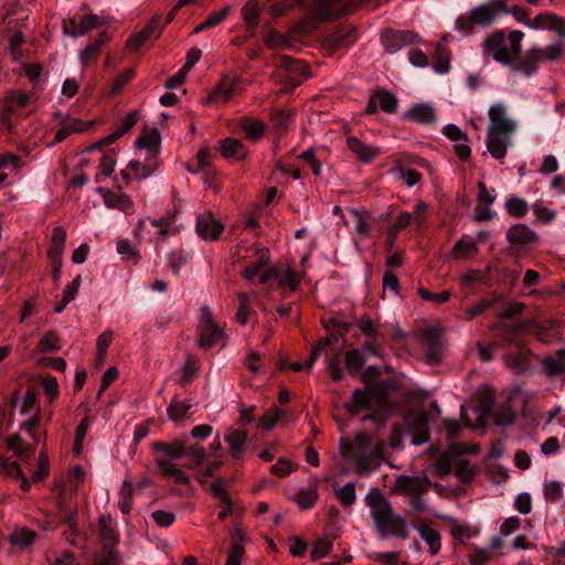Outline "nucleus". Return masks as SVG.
<instances>
[{"label": "nucleus", "mask_w": 565, "mask_h": 565, "mask_svg": "<svg viewBox=\"0 0 565 565\" xmlns=\"http://www.w3.org/2000/svg\"><path fill=\"white\" fill-rule=\"evenodd\" d=\"M29 100V95L21 90L11 89L6 93L0 113V120L7 129L11 130L13 127L12 114L17 109L26 107Z\"/></svg>", "instance_id": "obj_8"}, {"label": "nucleus", "mask_w": 565, "mask_h": 565, "mask_svg": "<svg viewBox=\"0 0 565 565\" xmlns=\"http://www.w3.org/2000/svg\"><path fill=\"white\" fill-rule=\"evenodd\" d=\"M430 484L427 477L401 475L395 478L392 490L405 497H413L426 493Z\"/></svg>", "instance_id": "obj_7"}, {"label": "nucleus", "mask_w": 565, "mask_h": 565, "mask_svg": "<svg viewBox=\"0 0 565 565\" xmlns=\"http://www.w3.org/2000/svg\"><path fill=\"white\" fill-rule=\"evenodd\" d=\"M539 63L540 56L536 55V47H533L527 51L524 56L515 57L509 65L511 72L519 73L525 77H531L536 73Z\"/></svg>", "instance_id": "obj_15"}, {"label": "nucleus", "mask_w": 565, "mask_h": 565, "mask_svg": "<svg viewBox=\"0 0 565 565\" xmlns=\"http://www.w3.org/2000/svg\"><path fill=\"white\" fill-rule=\"evenodd\" d=\"M99 533L104 546L103 554H107L108 550L115 551V546L118 542L116 532L111 526L110 521L105 516L99 519Z\"/></svg>", "instance_id": "obj_38"}, {"label": "nucleus", "mask_w": 565, "mask_h": 565, "mask_svg": "<svg viewBox=\"0 0 565 565\" xmlns=\"http://www.w3.org/2000/svg\"><path fill=\"white\" fill-rule=\"evenodd\" d=\"M140 119V111L132 110L121 121L120 126L117 127L114 131L120 138L125 134H127L131 128H134Z\"/></svg>", "instance_id": "obj_63"}, {"label": "nucleus", "mask_w": 565, "mask_h": 565, "mask_svg": "<svg viewBox=\"0 0 565 565\" xmlns=\"http://www.w3.org/2000/svg\"><path fill=\"white\" fill-rule=\"evenodd\" d=\"M104 199V203L109 209H118L126 214L134 211V202L130 196L124 192L98 189Z\"/></svg>", "instance_id": "obj_19"}, {"label": "nucleus", "mask_w": 565, "mask_h": 565, "mask_svg": "<svg viewBox=\"0 0 565 565\" xmlns=\"http://www.w3.org/2000/svg\"><path fill=\"white\" fill-rule=\"evenodd\" d=\"M264 43L267 49L279 51L291 46V39L287 34H280L276 30H269L264 36Z\"/></svg>", "instance_id": "obj_39"}, {"label": "nucleus", "mask_w": 565, "mask_h": 565, "mask_svg": "<svg viewBox=\"0 0 565 565\" xmlns=\"http://www.w3.org/2000/svg\"><path fill=\"white\" fill-rule=\"evenodd\" d=\"M355 465V470L359 475H365L380 467V460L376 459L375 454L356 452L352 457Z\"/></svg>", "instance_id": "obj_34"}, {"label": "nucleus", "mask_w": 565, "mask_h": 565, "mask_svg": "<svg viewBox=\"0 0 565 565\" xmlns=\"http://www.w3.org/2000/svg\"><path fill=\"white\" fill-rule=\"evenodd\" d=\"M134 489L132 484L125 481L120 491L119 508L122 513L128 514L131 510Z\"/></svg>", "instance_id": "obj_60"}, {"label": "nucleus", "mask_w": 565, "mask_h": 565, "mask_svg": "<svg viewBox=\"0 0 565 565\" xmlns=\"http://www.w3.org/2000/svg\"><path fill=\"white\" fill-rule=\"evenodd\" d=\"M511 136L512 134L503 131L487 132V149L494 159L502 160L507 156L508 148L512 143Z\"/></svg>", "instance_id": "obj_14"}, {"label": "nucleus", "mask_w": 565, "mask_h": 565, "mask_svg": "<svg viewBox=\"0 0 565 565\" xmlns=\"http://www.w3.org/2000/svg\"><path fill=\"white\" fill-rule=\"evenodd\" d=\"M117 253L126 262L137 265L141 259L139 250L129 239H120L117 243Z\"/></svg>", "instance_id": "obj_43"}, {"label": "nucleus", "mask_w": 565, "mask_h": 565, "mask_svg": "<svg viewBox=\"0 0 565 565\" xmlns=\"http://www.w3.org/2000/svg\"><path fill=\"white\" fill-rule=\"evenodd\" d=\"M565 52V44L563 42L553 43L545 49L536 47V55L540 56V62L547 61H556Z\"/></svg>", "instance_id": "obj_52"}, {"label": "nucleus", "mask_w": 565, "mask_h": 565, "mask_svg": "<svg viewBox=\"0 0 565 565\" xmlns=\"http://www.w3.org/2000/svg\"><path fill=\"white\" fill-rule=\"evenodd\" d=\"M198 333V345L203 350H210L217 344L225 345L226 335L213 319L212 311L207 306L201 308Z\"/></svg>", "instance_id": "obj_5"}, {"label": "nucleus", "mask_w": 565, "mask_h": 565, "mask_svg": "<svg viewBox=\"0 0 565 565\" xmlns=\"http://www.w3.org/2000/svg\"><path fill=\"white\" fill-rule=\"evenodd\" d=\"M490 125L488 131H503L513 134L516 129L515 122L507 115V108L503 104L492 105L489 109Z\"/></svg>", "instance_id": "obj_10"}, {"label": "nucleus", "mask_w": 565, "mask_h": 565, "mask_svg": "<svg viewBox=\"0 0 565 565\" xmlns=\"http://www.w3.org/2000/svg\"><path fill=\"white\" fill-rule=\"evenodd\" d=\"M247 437V431L243 429H234L226 434L225 440L227 441L230 452L234 458H241Z\"/></svg>", "instance_id": "obj_35"}, {"label": "nucleus", "mask_w": 565, "mask_h": 565, "mask_svg": "<svg viewBox=\"0 0 565 565\" xmlns=\"http://www.w3.org/2000/svg\"><path fill=\"white\" fill-rule=\"evenodd\" d=\"M337 498L344 507H351L356 499L355 486L353 482L344 484L337 491Z\"/></svg>", "instance_id": "obj_61"}, {"label": "nucleus", "mask_w": 565, "mask_h": 565, "mask_svg": "<svg viewBox=\"0 0 565 565\" xmlns=\"http://www.w3.org/2000/svg\"><path fill=\"white\" fill-rule=\"evenodd\" d=\"M490 329L498 333L505 342L512 343L516 334L527 329L526 320L510 324L503 320L495 321Z\"/></svg>", "instance_id": "obj_23"}, {"label": "nucleus", "mask_w": 565, "mask_h": 565, "mask_svg": "<svg viewBox=\"0 0 565 565\" xmlns=\"http://www.w3.org/2000/svg\"><path fill=\"white\" fill-rule=\"evenodd\" d=\"M191 408L192 403L189 399L180 401L178 398H173L167 408V414L172 422L179 423L186 417V413Z\"/></svg>", "instance_id": "obj_40"}, {"label": "nucleus", "mask_w": 565, "mask_h": 565, "mask_svg": "<svg viewBox=\"0 0 565 565\" xmlns=\"http://www.w3.org/2000/svg\"><path fill=\"white\" fill-rule=\"evenodd\" d=\"M428 422L429 415L426 412L417 413L408 420L407 430L414 445H423L429 440Z\"/></svg>", "instance_id": "obj_12"}, {"label": "nucleus", "mask_w": 565, "mask_h": 565, "mask_svg": "<svg viewBox=\"0 0 565 565\" xmlns=\"http://www.w3.org/2000/svg\"><path fill=\"white\" fill-rule=\"evenodd\" d=\"M7 448L11 450L22 462H29L33 457L35 448L26 443L19 434H13L7 438Z\"/></svg>", "instance_id": "obj_21"}, {"label": "nucleus", "mask_w": 565, "mask_h": 565, "mask_svg": "<svg viewBox=\"0 0 565 565\" xmlns=\"http://www.w3.org/2000/svg\"><path fill=\"white\" fill-rule=\"evenodd\" d=\"M190 459L189 468H194L203 462L205 459V450L199 444L186 445L184 443V456Z\"/></svg>", "instance_id": "obj_51"}, {"label": "nucleus", "mask_w": 565, "mask_h": 565, "mask_svg": "<svg viewBox=\"0 0 565 565\" xmlns=\"http://www.w3.org/2000/svg\"><path fill=\"white\" fill-rule=\"evenodd\" d=\"M280 67L286 70L289 74L305 75V77H309L308 65L305 62L294 60L290 56H281Z\"/></svg>", "instance_id": "obj_48"}, {"label": "nucleus", "mask_w": 565, "mask_h": 565, "mask_svg": "<svg viewBox=\"0 0 565 565\" xmlns=\"http://www.w3.org/2000/svg\"><path fill=\"white\" fill-rule=\"evenodd\" d=\"M50 472V459L45 451H41L39 455L38 469L31 476L33 483L41 482L49 476Z\"/></svg>", "instance_id": "obj_56"}, {"label": "nucleus", "mask_w": 565, "mask_h": 565, "mask_svg": "<svg viewBox=\"0 0 565 565\" xmlns=\"http://www.w3.org/2000/svg\"><path fill=\"white\" fill-rule=\"evenodd\" d=\"M127 168L134 172L137 180H143L154 173L159 168V159L154 154L147 157L145 162L139 160H131Z\"/></svg>", "instance_id": "obj_24"}, {"label": "nucleus", "mask_w": 565, "mask_h": 565, "mask_svg": "<svg viewBox=\"0 0 565 565\" xmlns=\"http://www.w3.org/2000/svg\"><path fill=\"white\" fill-rule=\"evenodd\" d=\"M454 458L444 451L438 456L435 462V473L439 478H445L451 470Z\"/></svg>", "instance_id": "obj_59"}, {"label": "nucleus", "mask_w": 565, "mask_h": 565, "mask_svg": "<svg viewBox=\"0 0 565 565\" xmlns=\"http://www.w3.org/2000/svg\"><path fill=\"white\" fill-rule=\"evenodd\" d=\"M558 358L547 356L542 361V369L550 377L565 373V350L556 352Z\"/></svg>", "instance_id": "obj_33"}, {"label": "nucleus", "mask_w": 565, "mask_h": 565, "mask_svg": "<svg viewBox=\"0 0 565 565\" xmlns=\"http://www.w3.org/2000/svg\"><path fill=\"white\" fill-rule=\"evenodd\" d=\"M405 118L418 124H430L436 119V115L431 106L418 104L405 113Z\"/></svg>", "instance_id": "obj_32"}, {"label": "nucleus", "mask_w": 565, "mask_h": 565, "mask_svg": "<svg viewBox=\"0 0 565 565\" xmlns=\"http://www.w3.org/2000/svg\"><path fill=\"white\" fill-rule=\"evenodd\" d=\"M478 252L479 247L477 246V242L460 238L451 248V256L457 260H461L477 255Z\"/></svg>", "instance_id": "obj_36"}, {"label": "nucleus", "mask_w": 565, "mask_h": 565, "mask_svg": "<svg viewBox=\"0 0 565 565\" xmlns=\"http://www.w3.org/2000/svg\"><path fill=\"white\" fill-rule=\"evenodd\" d=\"M344 363L349 374L356 376L365 363V358L363 356L362 351L353 349L345 354Z\"/></svg>", "instance_id": "obj_44"}, {"label": "nucleus", "mask_w": 565, "mask_h": 565, "mask_svg": "<svg viewBox=\"0 0 565 565\" xmlns=\"http://www.w3.org/2000/svg\"><path fill=\"white\" fill-rule=\"evenodd\" d=\"M136 147L147 149L148 156L154 154L158 158L160 148V134L157 128H145L136 140Z\"/></svg>", "instance_id": "obj_25"}, {"label": "nucleus", "mask_w": 565, "mask_h": 565, "mask_svg": "<svg viewBox=\"0 0 565 565\" xmlns=\"http://www.w3.org/2000/svg\"><path fill=\"white\" fill-rule=\"evenodd\" d=\"M241 128L246 137L253 141L258 140L265 131V125L260 120H253L248 117L241 119Z\"/></svg>", "instance_id": "obj_45"}, {"label": "nucleus", "mask_w": 565, "mask_h": 565, "mask_svg": "<svg viewBox=\"0 0 565 565\" xmlns=\"http://www.w3.org/2000/svg\"><path fill=\"white\" fill-rule=\"evenodd\" d=\"M332 546L333 544L329 539L323 537L316 541L310 552L311 561L316 562L327 556L331 552Z\"/></svg>", "instance_id": "obj_58"}, {"label": "nucleus", "mask_w": 565, "mask_h": 565, "mask_svg": "<svg viewBox=\"0 0 565 565\" xmlns=\"http://www.w3.org/2000/svg\"><path fill=\"white\" fill-rule=\"evenodd\" d=\"M365 501L374 525L382 537L388 535L401 539L408 537L406 519L395 513L392 503L377 489L370 491Z\"/></svg>", "instance_id": "obj_2"}, {"label": "nucleus", "mask_w": 565, "mask_h": 565, "mask_svg": "<svg viewBox=\"0 0 565 565\" xmlns=\"http://www.w3.org/2000/svg\"><path fill=\"white\" fill-rule=\"evenodd\" d=\"M86 129L85 122L76 118H68L62 121L61 127L56 130L52 145L64 141L70 135L82 132Z\"/></svg>", "instance_id": "obj_28"}, {"label": "nucleus", "mask_w": 565, "mask_h": 565, "mask_svg": "<svg viewBox=\"0 0 565 565\" xmlns=\"http://www.w3.org/2000/svg\"><path fill=\"white\" fill-rule=\"evenodd\" d=\"M529 333L534 335L540 342L550 344L558 335L559 323L550 319H527Z\"/></svg>", "instance_id": "obj_9"}, {"label": "nucleus", "mask_w": 565, "mask_h": 565, "mask_svg": "<svg viewBox=\"0 0 565 565\" xmlns=\"http://www.w3.org/2000/svg\"><path fill=\"white\" fill-rule=\"evenodd\" d=\"M98 17L93 13L83 15L79 20L78 29L76 31L73 30V36L77 38L84 35L86 32L98 28Z\"/></svg>", "instance_id": "obj_57"}, {"label": "nucleus", "mask_w": 565, "mask_h": 565, "mask_svg": "<svg viewBox=\"0 0 565 565\" xmlns=\"http://www.w3.org/2000/svg\"><path fill=\"white\" fill-rule=\"evenodd\" d=\"M417 35L409 31H391L384 34L383 43L385 50L394 53L401 47L415 43Z\"/></svg>", "instance_id": "obj_20"}, {"label": "nucleus", "mask_w": 565, "mask_h": 565, "mask_svg": "<svg viewBox=\"0 0 565 565\" xmlns=\"http://www.w3.org/2000/svg\"><path fill=\"white\" fill-rule=\"evenodd\" d=\"M262 11L263 8L257 0H248L242 8V19L246 23L249 32L254 33L257 28Z\"/></svg>", "instance_id": "obj_29"}, {"label": "nucleus", "mask_w": 565, "mask_h": 565, "mask_svg": "<svg viewBox=\"0 0 565 565\" xmlns=\"http://www.w3.org/2000/svg\"><path fill=\"white\" fill-rule=\"evenodd\" d=\"M286 415L287 413L284 409L273 406L262 416L259 419V425L264 429L270 430L278 423V420Z\"/></svg>", "instance_id": "obj_54"}, {"label": "nucleus", "mask_w": 565, "mask_h": 565, "mask_svg": "<svg viewBox=\"0 0 565 565\" xmlns=\"http://www.w3.org/2000/svg\"><path fill=\"white\" fill-rule=\"evenodd\" d=\"M152 449L158 452L157 457L168 458L169 460L180 459L184 456V441L175 439L171 443L153 441Z\"/></svg>", "instance_id": "obj_22"}, {"label": "nucleus", "mask_w": 565, "mask_h": 565, "mask_svg": "<svg viewBox=\"0 0 565 565\" xmlns=\"http://www.w3.org/2000/svg\"><path fill=\"white\" fill-rule=\"evenodd\" d=\"M396 391L395 382L377 381L365 388L354 390L351 402L344 403L343 406L352 416L359 415L363 409H371V413L363 419L384 425L396 413L398 405L392 399V394Z\"/></svg>", "instance_id": "obj_1"}, {"label": "nucleus", "mask_w": 565, "mask_h": 565, "mask_svg": "<svg viewBox=\"0 0 565 565\" xmlns=\"http://www.w3.org/2000/svg\"><path fill=\"white\" fill-rule=\"evenodd\" d=\"M415 529L417 530L420 539L428 544L429 553L431 555H437L441 548V535L439 531L424 524L416 525Z\"/></svg>", "instance_id": "obj_31"}, {"label": "nucleus", "mask_w": 565, "mask_h": 565, "mask_svg": "<svg viewBox=\"0 0 565 565\" xmlns=\"http://www.w3.org/2000/svg\"><path fill=\"white\" fill-rule=\"evenodd\" d=\"M440 335V330L431 327L426 328L420 333V341L431 349V352L426 356L428 363L433 364L439 361L437 349L439 348Z\"/></svg>", "instance_id": "obj_27"}, {"label": "nucleus", "mask_w": 565, "mask_h": 565, "mask_svg": "<svg viewBox=\"0 0 565 565\" xmlns=\"http://www.w3.org/2000/svg\"><path fill=\"white\" fill-rule=\"evenodd\" d=\"M236 85V82L230 78H223L213 89V92L205 98L204 104L207 105L215 100H221L223 103L228 102L234 95Z\"/></svg>", "instance_id": "obj_26"}, {"label": "nucleus", "mask_w": 565, "mask_h": 565, "mask_svg": "<svg viewBox=\"0 0 565 565\" xmlns=\"http://www.w3.org/2000/svg\"><path fill=\"white\" fill-rule=\"evenodd\" d=\"M38 533L31 529L22 527L15 530L9 535V541L12 545L19 546L20 548H26L36 539Z\"/></svg>", "instance_id": "obj_42"}, {"label": "nucleus", "mask_w": 565, "mask_h": 565, "mask_svg": "<svg viewBox=\"0 0 565 565\" xmlns=\"http://www.w3.org/2000/svg\"><path fill=\"white\" fill-rule=\"evenodd\" d=\"M109 41L107 33L103 32L96 40L89 43L81 53V61L83 64H88L95 61L99 55L102 47Z\"/></svg>", "instance_id": "obj_37"}, {"label": "nucleus", "mask_w": 565, "mask_h": 565, "mask_svg": "<svg viewBox=\"0 0 565 565\" xmlns=\"http://www.w3.org/2000/svg\"><path fill=\"white\" fill-rule=\"evenodd\" d=\"M501 12H503V8L495 0H490L471 9L467 14L460 15L456 20V30L471 33L476 26L489 28Z\"/></svg>", "instance_id": "obj_4"}, {"label": "nucleus", "mask_w": 565, "mask_h": 565, "mask_svg": "<svg viewBox=\"0 0 565 565\" xmlns=\"http://www.w3.org/2000/svg\"><path fill=\"white\" fill-rule=\"evenodd\" d=\"M200 361L195 358L188 356L179 379L181 385L190 384L198 375Z\"/></svg>", "instance_id": "obj_47"}, {"label": "nucleus", "mask_w": 565, "mask_h": 565, "mask_svg": "<svg viewBox=\"0 0 565 565\" xmlns=\"http://www.w3.org/2000/svg\"><path fill=\"white\" fill-rule=\"evenodd\" d=\"M270 259L267 252L262 253L257 260L247 264L242 271V276L252 281L256 276L260 277L262 270L269 264Z\"/></svg>", "instance_id": "obj_41"}, {"label": "nucleus", "mask_w": 565, "mask_h": 565, "mask_svg": "<svg viewBox=\"0 0 565 565\" xmlns=\"http://www.w3.org/2000/svg\"><path fill=\"white\" fill-rule=\"evenodd\" d=\"M375 97L379 102L380 108L384 113L393 114L396 111L397 99L392 93H390L385 89H379L375 92Z\"/></svg>", "instance_id": "obj_50"}, {"label": "nucleus", "mask_w": 565, "mask_h": 565, "mask_svg": "<svg viewBox=\"0 0 565 565\" xmlns=\"http://www.w3.org/2000/svg\"><path fill=\"white\" fill-rule=\"evenodd\" d=\"M455 472L461 482H469L475 477L477 469L470 465L469 460L460 459Z\"/></svg>", "instance_id": "obj_62"}, {"label": "nucleus", "mask_w": 565, "mask_h": 565, "mask_svg": "<svg viewBox=\"0 0 565 565\" xmlns=\"http://www.w3.org/2000/svg\"><path fill=\"white\" fill-rule=\"evenodd\" d=\"M61 349V339L55 331H47L40 339L38 350L40 352L57 351Z\"/></svg>", "instance_id": "obj_55"}, {"label": "nucleus", "mask_w": 565, "mask_h": 565, "mask_svg": "<svg viewBox=\"0 0 565 565\" xmlns=\"http://www.w3.org/2000/svg\"><path fill=\"white\" fill-rule=\"evenodd\" d=\"M295 501L300 509L306 510L312 508L318 501V490L316 487H311L305 490H300L295 495Z\"/></svg>", "instance_id": "obj_49"}, {"label": "nucleus", "mask_w": 565, "mask_h": 565, "mask_svg": "<svg viewBox=\"0 0 565 565\" xmlns=\"http://www.w3.org/2000/svg\"><path fill=\"white\" fill-rule=\"evenodd\" d=\"M449 51L443 42H438L435 47V64L434 70L437 73L444 74L449 71Z\"/></svg>", "instance_id": "obj_46"}, {"label": "nucleus", "mask_w": 565, "mask_h": 565, "mask_svg": "<svg viewBox=\"0 0 565 565\" xmlns=\"http://www.w3.org/2000/svg\"><path fill=\"white\" fill-rule=\"evenodd\" d=\"M483 53L492 56V58L503 65L511 64L509 49L505 45V34L498 30L489 34L482 44Z\"/></svg>", "instance_id": "obj_6"}, {"label": "nucleus", "mask_w": 565, "mask_h": 565, "mask_svg": "<svg viewBox=\"0 0 565 565\" xmlns=\"http://www.w3.org/2000/svg\"><path fill=\"white\" fill-rule=\"evenodd\" d=\"M505 210L513 217H523L527 213L529 206L525 200L511 196L505 202Z\"/></svg>", "instance_id": "obj_53"}, {"label": "nucleus", "mask_w": 565, "mask_h": 565, "mask_svg": "<svg viewBox=\"0 0 565 565\" xmlns=\"http://www.w3.org/2000/svg\"><path fill=\"white\" fill-rule=\"evenodd\" d=\"M492 551L487 547L476 548L468 555L470 565H486L492 559Z\"/></svg>", "instance_id": "obj_64"}, {"label": "nucleus", "mask_w": 565, "mask_h": 565, "mask_svg": "<svg viewBox=\"0 0 565 565\" xmlns=\"http://www.w3.org/2000/svg\"><path fill=\"white\" fill-rule=\"evenodd\" d=\"M347 146L356 159L364 163L372 162L381 153L380 148L366 145L354 136L347 138Z\"/></svg>", "instance_id": "obj_18"}, {"label": "nucleus", "mask_w": 565, "mask_h": 565, "mask_svg": "<svg viewBox=\"0 0 565 565\" xmlns=\"http://www.w3.org/2000/svg\"><path fill=\"white\" fill-rule=\"evenodd\" d=\"M532 351L521 347L515 352L503 356L504 365L516 374L526 372L530 369Z\"/></svg>", "instance_id": "obj_17"}, {"label": "nucleus", "mask_w": 565, "mask_h": 565, "mask_svg": "<svg viewBox=\"0 0 565 565\" xmlns=\"http://www.w3.org/2000/svg\"><path fill=\"white\" fill-rule=\"evenodd\" d=\"M360 6L359 0H317L294 26L295 31L310 33L320 24L350 14Z\"/></svg>", "instance_id": "obj_3"}, {"label": "nucleus", "mask_w": 565, "mask_h": 565, "mask_svg": "<svg viewBox=\"0 0 565 565\" xmlns=\"http://www.w3.org/2000/svg\"><path fill=\"white\" fill-rule=\"evenodd\" d=\"M224 231V225L211 214H203L196 218V233L203 239L215 241Z\"/></svg>", "instance_id": "obj_16"}, {"label": "nucleus", "mask_w": 565, "mask_h": 565, "mask_svg": "<svg viewBox=\"0 0 565 565\" xmlns=\"http://www.w3.org/2000/svg\"><path fill=\"white\" fill-rule=\"evenodd\" d=\"M527 25L531 29L554 31L559 38H565V19L551 12L537 14Z\"/></svg>", "instance_id": "obj_13"}, {"label": "nucleus", "mask_w": 565, "mask_h": 565, "mask_svg": "<svg viewBox=\"0 0 565 565\" xmlns=\"http://www.w3.org/2000/svg\"><path fill=\"white\" fill-rule=\"evenodd\" d=\"M220 151L224 158L245 159L247 149L242 141L235 138H225L221 141Z\"/></svg>", "instance_id": "obj_30"}, {"label": "nucleus", "mask_w": 565, "mask_h": 565, "mask_svg": "<svg viewBox=\"0 0 565 565\" xmlns=\"http://www.w3.org/2000/svg\"><path fill=\"white\" fill-rule=\"evenodd\" d=\"M507 241L512 246L526 248L531 244H534L539 241V235L533 230H531L526 224L520 223L512 225L507 231Z\"/></svg>", "instance_id": "obj_11"}]
</instances>
